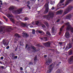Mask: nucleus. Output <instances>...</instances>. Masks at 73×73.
I'll return each instance as SVG.
<instances>
[{
  "label": "nucleus",
  "instance_id": "nucleus-1",
  "mask_svg": "<svg viewBox=\"0 0 73 73\" xmlns=\"http://www.w3.org/2000/svg\"><path fill=\"white\" fill-rule=\"evenodd\" d=\"M73 6H69L67 9H65L64 15H66L67 13H68V12H70V11H71L73 9Z\"/></svg>",
  "mask_w": 73,
  "mask_h": 73
},
{
  "label": "nucleus",
  "instance_id": "nucleus-2",
  "mask_svg": "<svg viewBox=\"0 0 73 73\" xmlns=\"http://www.w3.org/2000/svg\"><path fill=\"white\" fill-rule=\"evenodd\" d=\"M46 8L45 11H44L45 13H48L49 11V2L48 3H46L44 5Z\"/></svg>",
  "mask_w": 73,
  "mask_h": 73
},
{
  "label": "nucleus",
  "instance_id": "nucleus-3",
  "mask_svg": "<svg viewBox=\"0 0 73 73\" xmlns=\"http://www.w3.org/2000/svg\"><path fill=\"white\" fill-rule=\"evenodd\" d=\"M68 62L69 64H72V63L73 62V56H72L70 59H68Z\"/></svg>",
  "mask_w": 73,
  "mask_h": 73
},
{
  "label": "nucleus",
  "instance_id": "nucleus-4",
  "mask_svg": "<svg viewBox=\"0 0 73 73\" xmlns=\"http://www.w3.org/2000/svg\"><path fill=\"white\" fill-rule=\"evenodd\" d=\"M52 34L54 35L55 33H56V30L55 29V28L54 26L52 28Z\"/></svg>",
  "mask_w": 73,
  "mask_h": 73
},
{
  "label": "nucleus",
  "instance_id": "nucleus-5",
  "mask_svg": "<svg viewBox=\"0 0 73 73\" xmlns=\"http://www.w3.org/2000/svg\"><path fill=\"white\" fill-rule=\"evenodd\" d=\"M5 28L4 27H0V33H1L3 34V33H3V31L4 29Z\"/></svg>",
  "mask_w": 73,
  "mask_h": 73
},
{
  "label": "nucleus",
  "instance_id": "nucleus-6",
  "mask_svg": "<svg viewBox=\"0 0 73 73\" xmlns=\"http://www.w3.org/2000/svg\"><path fill=\"white\" fill-rule=\"evenodd\" d=\"M14 13H17L18 14H20L21 12H22V9H19L17 10H14Z\"/></svg>",
  "mask_w": 73,
  "mask_h": 73
},
{
  "label": "nucleus",
  "instance_id": "nucleus-7",
  "mask_svg": "<svg viewBox=\"0 0 73 73\" xmlns=\"http://www.w3.org/2000/svg\"><path fill=\"white\" fill-rule=\"evenodd\" d=\"M44 45L46 46H47L48 47H49L50 46V43L49 42V41L48 42H45L44 43Z\"/></svg>",
  "mask_w": 73,
  "mask_h": 73
},
{
  "label": "nucleus",
  "instance_id": "nucleus-8",
  "mask_svg": "<svg viewBox=\"0 0 73 73\" xmlns=\"http://www.w3.org/2000/svg\"><path fill=\"white\" fill-rule=\"evenodd\" d=\"M54 13L52 11L49 12V15L50 17H54Z\"/></svg>",
  "mask_w": 73,
  "mask_h": 73
},
{
  "label": "nucleus",
  "instance_id": "nucleus-9",
  "mask_svg": "<svg viewBox=\"0 0 73 73\" xmlns=\"http://www.w3.org/2000/svg\"><path fill=\"white\" fill-rule=\"evenodd\" d=\"M72 1H73V0H68L66 1V4H65V5L64 6V7H65V6L68 5L69 4V3H70V2Z\"/></svg>",
  "mask_w": 73,
  "mask_h": 73
},
{
  "label": "nucleus",
  "instance_id": "nucleus-10",
  "mask_svg": "<svg viewBox=\"0 0 73 73\" xmlns=\"http://www.w3.org/2000/svg\"><path fill=\"white\" fill-rule=\"evenodd\" d=\"M52 65H53V64H51L48 67V68H49L48 72H49V73H50L52 72V70L53 69V68L52 67Z\"/></svg>",
  "mask_w": 73,
  "mask_h": 73
},
{
  "label": "nucleus",
  "instance_id": "nucleus-11",
  "mask_svg": "<svg viewBox=\"0 0 73 73\" xmlns=\"http://www.w3.org/2000/svg\"><path fill=\"white\" fill-rule=\"evenodd\" d=\"M72 47V45L71 43H69L68 44H67V46L66 47L67 48H68V49H70Z\"/></svg>",
  "mask_w": 73,
  "mask_h": 73
},
{
  "label": "nucleus",
  "instance_id": "nucleus-12",
  "mask_svg": "<svg viewBox=\"0 0 73 73\" xmlns=\"http://www.w3.org/2000/svg\"><path fill=\"white\" fill-rule=\"evenodd\" d=\"M71 17L72 15L70 14L67 15L66 17V19H71Z\"/></svg>",
  "mask_w": 73,
  "mask_h": 73
},
{
  "label": "nucleus",
  "instance_id": "nucleus-13",
  "mask_svg": "<svg viewBox=\"0 0 73 73\" xmlns=\"http://www.w3.org/2000/svg\"><path fill=\"white\" fill-rule=\"evenodd\" d=\"M15 56V54L13 53L12 55L13 60H15V59H17V56Z\"/></svg>",
  "mask_w": 73,
  "mask_h": 73
},
{
  "label": "nucleus",
  "instance_id": "nucleus-14",
  "mask_svg": "<svg viewBox=\"0 0 73 73\" xmlns=\"http://www.w3.org/2000/svg\"><path fill=\"white\" fill-rule=\"evenodd\" d=\"M66 35V37L67 38H69V37L70 36V35H69V33L68 32H67L65 34Z\"/></svg>",
  "mask_w": 73,
  "mask_h": 73
},
{
  "label": "nucleus",
  "instance_id": "nucleus-15",
  "mask_svg": "<svg viewBox=\"0 0 73 73\" xmlns=\"http://www.w3.org/2000/svg\"><path fill=\"white\" fill-rule=\"evenodd\" d=\"M15 9V7L13 6H11L9 8V11H13Z\"/></svg>",
  "mask_w": 73,
  "mask_h": 73
},
{
  "label": "nucleus",
  "instance_id": "nucleus-16",
  "mask_svg": "<svg viewBox=\"0 0 73 73\" xmlns=\"http://www.w3.org/2000/svg\"><path fill=\"white\" fill-rule=\"evenodd\" d=\"M51 60H48L47 61H46V65H49L50 64V62H51Z\"/></svg>",
  "mask_w": 73,
  "mask_h": 73
},
{
  "label": "nucleus",
  "instance_id": "nucleus-17",
  "mask_svg": "<svg viewBox=\"0 0 73 73\" xmlns=\"http://www.w3.org/2000/svg\"><path fill=\"white\" fill-rule=\"evenodd\" d=\"M71 28H72V27H71V26H70V25H69L67 26L66 29L67 31H69L70 30V29H71Z\"/></svg>",
  "mask_w": 73,
  "mask_h": 73
},
{
  "label": "nucleus",
  "instance_id": "nucleus-18",
  "mask_svg": "<svg viewBox=\"0 0 73 73\" xmlns=\"http://www.w3.org/2000/svg\"><path fill=\"white\" fill-rule=\"evenodd\" d=\"M62 12H63V11L60 10L57 11L56 13H58V14H62Z\"/></svg>",
  "mask_w": 73,
  "mask_h": 73
},
{
  "label": "nucleus",
  "instance_id": "nucleus-19",
  "mask_svg": "<svg viewBox=\"0 0 73 73\" xmlns=\"http://www.w3.org/2000/svg\"><path fill=\"white\" fill-rule=\"evenodd\" d=\"M21 25L22 27H25L27 26V23H21Z\"/></svg>",
  "mask_w": 73,
  "mask_h": 73
},
{
  "label": "nucleus",
  "instance_id": "nucleus-20",
  "mask_svg": "<svg viewBox=\"0 0 73 73\" xmlns=\"http://www.w3.org/2000/svg\"><path fill=\"white\" fill-rule=\"evenodd\" d=\"M39 50H40V48H38L36 49H35V50H33L32 52H33L34 53H36V52L37 51H39Z\"/></svg>",
  "mask_w": 73,
  "mask_h": 73
},
{
  "label": "nucleus",
  "instance_id": "nucleus-21",
  "mask_svg": "<svg viewBox=\"0 0 73 73\" xmlns=\"http://www.w3.org/2000/svg\"><path fill=\"white\" fill-rule=\"evenodd\" d=\"M3 44L5 45H6V46H7V45H8V44H7V42H6V41L3 40Z\"/></svg>",
  "mask_w": 73,
  "mask_h": 73
},
{
  "label": "nucleus",
  "instance_id": "nucleus-22",
  "mask_svg": "<svg viewBox=\"0 0 73 73\" xmlns=\"http://www.w3.org/2000/svg\"><path fill=\"white\" fill-rule=\"evenodd\" d=\"M64 27H65V26L64 25H63L61 27L60 29V32H62V29H63V28H64Z\"/></svg>",
  "mask_w": 73,
  "mask_h": 73
},
{
  "label": "nucleus",
  "instance_id": "nucleus-23",
  "mask_svg": "<svg viewBox=\"0 0 73 73\" xmlns=\"http://www.w3.org/2000/svg\"><path fill=\"white\" fill-rule=\"evenodd\" d=\"M64 24L65 25H66V26H68V25H70V23L68 22L67 23H64Z\"/></svg>",
  "mask_w": 73,
  "mask_h": 73
},
{
  "label": "nucleus",
  "instance_id": "nucleus-24",
  "mask_svg": "<svg viewBox=\"0 0 73 73\" xmlns=\"http://www.w3.org/2000/svg\"><path fill=\"white\" fill-rule=\"evenodd\" d=\"M29 65H33V63L32 62H30L29 63Z\"/></svg>",
  "mask_w": 73,
  "mask_h": 73
},
{
  "label": "nucleus",
  "instance_id": "nucleus-25",
  "mask_svg": "<svg viewBox=\"0 0 73 73\" xmlns=\"http://www.w3.org/2000/svg\"><path fill=\"white\" fill-rule=\"evenodd\" d=\"M36 31H37L38 33H40V34H41V33H44V32H43L42 31H40L37 30Z\"/></svg>",
  "mask_w": 73,
  "mask_h": 73
},
{
  "label": "nucleus",
  "instance_id": "nucleus-26",
  "mask_svg": "<svg viewBox=\"0 0 73 73\" xmlns=\"http://www.w3.org/2000/svg\"><path fill=\"white\" fill-rule=\"evenodd\" d=\"M15 36H16V37H18V38H20V35L17 34H15Z\"/></svg>",
  "mask_w": 73,
  "mask_h": 73
},
{
  "label": "nucleus",
  "instance_id": "nucleus-27",
  "mask_svg": "<svg viewBox=\"0 0 73 73\" xmlns=\"http://www.w3.org/2000/svg\"><path fill=\"white\" fill-rule=\"evenodd\" d=\"M37 56L36 55L35 56L34 58V60L35 61L34 62H35V61H36V60H37Z\"/></svg>",
  "mask_w": 73,
  "mask_h": 73
},
{
  "label": "nucleus",
  "instance_id": "nucleus-28",
  "mask_svg": "<svg viewBox=\"0 0 73 73\" xmlns=\"http://www.w3.org/2000/svg\"><path fill=\"white\" fill-rule=\"evenodd\" d=\"M10 20H11V21L13 23H15V19L12 18H11Z\"/></svg>",
  "mask_w": 73,
  "mask_h": 73
},
{
  "label": "nucleus",
  "instance_id": "nucleus-29",
  "mask_svg": "<svg viewBox=\"0 0 73 73\" xmlns=\"http://www.w3.org/2000/svg\"><path fill=\"white\" fill-rule=\"evenodd\" d=\"M44 40H45V41H48V38H47V37H44Z\"/></svg>",
  "mask_w": 73,
  "mask_h": 73
},
{
  "label": "nucleus",
  "instance_id": "nucleus-30",
  "mask_svg": "<svg viewBox=\"0 0 73 73\" xmlns=\"http://www.w3.org/2000/svg\"><path fill=\"white\" fill-rule=\"evenodd\" d=\"M32 34H33V35L35 34V30L34 29H32Z\"/></svg>",
  "mask_w": 73,
  "mask_h": 73
},
{
  "label": "nucleus",
  "instance_id": "nucleus-31",
  "mask_svg": "<svg viewBox=\"0 0 73 73\" xmlns=\"http://www.w3.org/2000/svg\"><path fill=\"white\" fill-rule=\"evenodd\" d=\"M46 34L48 36H51V34H50V33L49 32H46Z\"/></svg>",
  "mask_w": 73,
  "mask_h": 73
},
{
  "label": "nucleus",
  "instance_id": "nucleus-32",
  "mask_svg": "<svg viewBox=\"0 0 73 73\" xmlns=\"http://www.w3.org/2000/svg\"><path fill=\"white\" fill-rule=\"evenodd\" d=\"M7 16L8 17H11V14H7Z\"/></svg>",
  "mask_w": 73,
  "mask_h": 73
},
{
  "label": "nucleus",
  "instance_id": "nucleus-33",
  "mask_svg": "<svg viewBox=\"0 0 73 73\" xmlns=\"http://www.w3.org/2000/svg\"><path fill=\"white\" fill-rule=\"evenodd\" d=\"M61 5H64V4H62V5L60 4V3H59L57 5V7H59V6H61Z\"/></svg>",
  "mask_w": 73,
  "mask_h": 73
},
{
  "label": "nucleus",
  "instance_id": "nucleus-34",
  "mask_svg": "<svg viewBox=\"0 0 73 73\" xmlns=\"http://www.w3.org/2000/svg\"><path fill=\"white\" fill-rule=\"evenodd\" d=\"M25 36L26 37H28V36H29V35H28V34L27 33H24V34Z\"/></svg>",
  "mask_w": 73,
  "mask_h": 73
},
{
  "label": "nucleus",
  "instance_id": "nucleus-35",
  "mask_svg": "<svg viewBox=\"0 0 73 73\" xmlns=\"http://www.w3.org/2000/svg\"><path fill=\"white\" fill-rule=\"evenodd\" d=\"M31 48L32 49H33V50H35L36 49V48L34 46H32Z\"/></svg>",
  "mask_w": 73,
  "mask_h": 73
},
{
  "label": "nucleus",
  "instance_id": "nucleus-36",
  "mask_svg": "<svg viewBox=\"0 0 73 73\" xmlns=\"http://www.w3.org/2000/svg\"><path fill=\"white\" fill-rule=\"evenodd\" d=\"M45 24L46 26V27H48L49 26V25L48 24V23L47 22H45Z\"/></svg>",
  "mask_w": 73,
  "mask_h": 73
},
{
  "label": "nucleus",
  "instance_id": "nucleus-37",
  "mask_svg": "<svg viewBox=\"0 0 73 73\" xmlns=\"http://www.w3.org/2000/svg\"><path fill=\"white\" fill-rule=\"evenodd\" d=\"M44 17H46V18L48 20H50V18L49 17L44 15Z\"/></svg>",
  "mask_w": 73,
  "mask_h": 73
},
{
  "label": "nucleus",
  "instance_id": "nucleus-38",
  "mask_svg": "<svg viewBox=\"0 0 73 73\" xmlns=\"http://www.w3.org/2000/svg\"><path fill=\"white\" fill-rule=\"evenodd\" d=\"M39 24V22L38 21H36L35 23V24L36 25H38Z\"/></svg>",
  "mask_w": 73,
  "mask_h": 73
},
{
  "label": "nucleus",
  "instance_id": "nucleus-39",
  "mask_svg": "<svg viewBox=\"0 0 73 73\" xmlns=\"http://www.w3.org/2000/svg\"><path fill=\"white\" fill-rule=\"evenodd\" d=\"M29 19V18L27 17H25V20L26 21V20H28Z\"/></svg>",
  "mask_w": 73,
  "mask_h": 73
},
{
  "label": "nucleus",
  "instance_id": "nucleus-40",
  "mask_svg": "<svg viewBox=\"0 0 73 73\" xmlns=\"http://www.w3.org/2000/svg\"><path fill=\"white\" fill-rule=\"evenodd\" d=\"M60 72V69H58L56 71V73H59Z\"/></svg>",
  "mask_w": 73,
  "mask_h": 73
},
{
  "label": "nucleus",
  "instance_id": "nucleus-41",
  "mask_svg": "<svg viewBox=\"0 0 73 73\" xmlns=\"http://www.w3.org/2000/svg\"><path fill=\"white\" fill-rule=\"evenodd\" d=\"M61 62H58V64H56L57 66H59L60 64H61Z\"/></svg>",
  "mask_w": 73,
  "mask_h": 73
},
{
  "label": "nucleus",
  "instance_id": "nucleus-42",
  "mask_svg": "<svg viewBox=\"0 0 73 73\" xmlns=\"http://www.w3.org/2000/svg\"><path fill=\"white\" fill-rule=\"evenodd\" d=\"M7 32H11V31L9 29H7Z\"/></svg>",
  "mask_w": 73,
  "mask_h": 73
},
{
  "label": "nucleus",
  "instance_id": "nucleus-43",
  "mask_svg": "<svg viewBox=\"0 0 73 73\" xmlns=\"http://www.w3.org/2000/svg\"><path fill=\"white\" fill-rule=\"evenodd\" d=\"M65 1V0H61L60 1V3H62L64 1Z\"/></svg>",
  "mask_w": 73,
  "mask_h": 73
},
{
  "label": "nucleus",
  "instance_id": "nucleus-44",
  "mask_svg": "<svg viewBox=\"0 0 73 73\" xmlns=\"http://www.w3.org/2000/svg\"><path fill=\"white\" fill-rule=\"evenodd\" d=\"M65 1V0H61L60 1V3H62L64 1Z\"/></svg>",
  "mask_w": 73,
  "mask_h": 73
},
{
  "label": "nucleus",
  "instance_id": "nucleus-45",
  "mask_svg": "<svg viewBox=\"0 0 73 73\" xmlns=\"http://www.w3.org/2000/svg\"><path fill=\"white\" fill-rule=\"evenodd\" d=\"M72 54V52L71 51H70L69 52V54L70 55H71Z\"/></svg>",
  "mask_w": 73,
  "mask_h": 73
},
{
  "label": "nucleus",
  "instance_id": "nucleus-46",
  "mask_svg": "<svg viewBox=\"0 0 73 73\" xmlns=\"http://www.w3.org/2000/svg\"><path fill=\"white\" fill-rule=\"evenodd\" d=\"M0 68H2V69H3L4 68V66H0Z\"/></svg>",
  "mask_w": 73,
  "mask_h": 73
},
{
  "label": "nucleus",
  "instance_id": "nucleus-47",
  "mask_svg": "<svg viewBox=\"0 0 73 73\" xmlns=\"http://www.w3.org/2000/svg\"><path fill=\"white\" fill-rule=\"evenodd\" d=\"M37 46L40 48V47H41V46L39 45V44H37Z\"/></svg>",
  "mask_w": 73,
  "mask_h": 73
},
{
  "label": "nucleus",
  "instance_id": "nucleus-48",
  "mask_svg": "<svg viewBox=\"0 0 73 73\" xmlns=\"http://www.w3.org/2000/svg\"><path fill=\"white\" fill-rule=\"evenodd\" d=\"M27 3L28 5H29V4H30V2L29 1H27Z\"/></svg>",
  "mask_w": 73,
  "mask_h": 73
},
{
  "label": "nucleus",
  "instance_id": "nucleus-49",
  "mask_svg": "<svg viewBox=\"0 0 73 73\" xmlns=\"http://www.w3.org/2000/svg\"><path fill=\"white\" fill-rule=\"evenodd\" d=\"M71 32H73V28H72L71 29Z\"/></svg>",
  "mask_w": 73,
  "mask_h": 73
},
{
  "label": "nucleus",
  "instance_id": "nucleus-50",
  "mask_svg": "<svg viewBox=\"0 0 73 73\" xmlns=\"http://www.w3.org/2000/svg\"><path fill=\"white\" fill-rule=\"evenodd\" d=\"M9 48V46H8L7 47H6V49H8Z\"/></svg>",
  "mask_w": 73,
  "mask_h": 73
},
{
  "label": "nucleus",
  "instance_id": "nucleus-51",
  "mask_svg": "<svg viewBox=\"0 0 73 73\" xmlns=\"http://www.w3.org/2000/svg\"><path fill=\"white\" fill-rule=\"evenodd\" d=\"M0 3H0L1 5H3V3H2L3 2H2V1L0 0Z\"/></svg>",
  "mask_w": 73,
  "mask_h": 73
},
{
  "label": "nucleus",
  "instance_id": "nucleus-52",
  "mask_svg": "<svg viewBox=\"0 0 73 73\" xmlns=\"http://www.w3.org/2000/svg\"><path fill=\"white\" fill-rule=\"evenodd\" d=\"M27 50H30V47H27Z\"/></svg>",
  "mask_w": 73,
  "mask_h": 73
},
{
  "label": "nucleus",
  "instance_id": "nucleus-53",
  "mask_svg": "<svg viewBox=\"0 0 73 73\" xmlns=\"http://www.w3.org/2000/svg\"><path fill=\"white\" fill-rule=\"evenodd\" d=\"M20 69L21 70H23V68L22 67H21L20 68Z\"/></svg>",
  "mask_w": 73,
  "mask_h": 73
},
{
  "label": "nucleus",
  "instance_id": "nucleus-54",
  "mask_svg": "<svg viewBox=\"0 0 73 73\" xmlns=\"http://www.w3.org/2000/svg\"><path fill=\"white\" fill-rule=\"evenodd\" d=\"M47 57V55H44V58H46Z\"/></svg>",
  "mask_w": 73,
  "mask_h": 73
},
{
  "label": "nucleus",
  "instance_id": "nucleus-55",
  "mask_svg": "<svg viewBox=\"0 0 73 73\" xmlns=\"http://www.w3.org/2000/svg\"><path fill=\"white\" fill-rule=\"evenodd\" d=\"M59 44L60 45H62V42H60Z\"/></svg>",
  "mask_w": 73,
  "mask_h": 73
},
{
  "label": "nucleus",
  "instance_id": "nucleus-56",
  "mask_svg": "<svg viewBox=\"0 0 73 73\" xmlns=\"http://www.w3.org/2000/svg\"><path fill=\"white\" fill-rule=\"evenodd\" d=\"M3 58H4V57H3V56H1V60H3Z\"/></svg>",
  "mask_w": 73,
  "mask_h": 73
},
{
  "label": "nucleus",
  "instance_id": "nucleus-57",
  "mask_svg": "<svg viewBox=\"0 0 73 73\" xmlns=\"http://www.w3.org/2000/svg\"><path fill=\"white\" fill-rule=\"evenodd\" d=\"M28 46V44H26V46H25V48H27V46Z\"/></svg>",
  "mask_w": 73,
  "mask_h": 73
},
{
  "label": "nucleus",
  "instance_id": "nucleus-58",
  "mask_svg": "<svg viewBox=\"0 0 73 73\" xmlns=\"http://www.w3.org/2000/svg\"><path fill=\"white\" fill-rule=\"evenodd\" d=\"M60 19H58L56 21V22L57 23H58V22H59V21H60Z\"/></svg>",
  "mask_w": 73,
  "mask_h": 73
},
{
  "label": "nucleus",
  "instance_id": "nucleus-59",
  "mask_svg": "<svg viewBox=\"0 0 73 73\" xmlns=\"http://www.w3.org/2000/svg\"><path fill=\"white\" fill-rule=\"evenodd\" d=\"M54 9V7H52L51 8V9Z\"/></svg>",
  "mask_w": 73,
  "mask_h": 73
},
{
  "label": "nucleus",
  "instance_id": "nucleus-60",
  "mask_svg": "<svg viewBox=\"0 0 73 73\" xmlns=\"http://www.w3.org/2000/svg\"><path fill=\"white\" fill-rule=\"evenodd\" d=\"M3 17V18L5 20H6V19H7L6 17Z\"/></svg>",
  "mask_w": 73,
  "mask_h": 73
},
{
  "label": "nucleus",
  "instance_id": "nucleus-61",
  "mask_svg": "<svg viewBox=\"0 0 73 73\" xmlns=\"http://www.w3.org/2000/svg\"><path fill=\"white\" fill-rule=\"evenodd\" d=\"M40 40H43V38H40Z\"/></svg>",
  "mask_w": 73,
  "mask_h": 73
},
{
  "label": "nucleus",
  "instance_id": "nucleus-62",
  "mask_svg": "<svg viewBox=\"0 0 73 73\" xmlns=\"http://www.w3.org/2000/svg\"><path fill=\"white\" fill-rule=\"evenodd\" d=\"M61 32H59L58 35H61Z\"/></svg>",
  "mask_w": 73,
  "mask_h": 73
},
{
  "label": "nucleus",
  "instance_id": "nucleus-63",
  "mask_svg": "<svg viewBox=\"0 0 73 73\" xmlns=\"http://www.w3.org/2000/svg\"><path fill=\"white\" fill-rule=\"evenodd\" d=\"M2 24V22H1V21H0V25H1Z\"/></svg>",
  "mask_w": 73,
  "mask_h": 73
},
{
  "label": "nucleus",
  "instance_id": "nucleus-64",
  "mask_svg": "<svg viewBox=\"0 0 73 73\" xmlns=\"http://www.w3.org/2000/svg\"><path fill=\"white\" fill-rule=\"evenodd\" d=\"M6 21H8V19L7 18L6 19Z\"/></svg>",
  "mask_w": 73,
  "mask_h": 73
}]
</instances>
